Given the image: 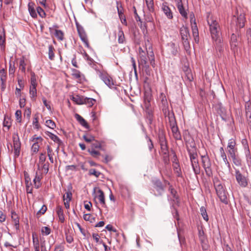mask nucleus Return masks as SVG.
<instances>
[{"instance_id":"nucleus-1","label":"nucleus","mask_w":251,"mask_h":251,"mask_svg":"<svg viewBox=\"0 0 251 251\" xmlns=\"http://www.w3.org/2000/svg\"><path fill=\"white\" fill-rule=\"evenodd\" d=\"M207 22L209 27L211 38L214 43L217 50H223V43L221 37L220 26L216 18L210 14L207 16Z\"/></svg>"},{"instance_id":"nucleus-2","label":"nucleus","mask_w":251,"mask_h":251,"mask_svg":"<svg viewBox=\"0 0 251 251\" xmlns=\"http://www.w3.org/2000/svg\"><path fill=\"white\" fill-rule=\"evenodd\" d=\"M214 184L216 193L220 201L223 203L227 204L228 203L227 193L222 184L218 179H214Z\"/></svg>"},{"instance_id":"nucleus-3","label":"nucleus","mask_w":251,"mask_h":251,"mask_svg":"<svg viewBox=\"0 0 251 251\" xmlns=\"http://www.w3.org/2000/svg\"><path fill=\"white\" fill-rule=\"evenodd\" d=\"M201 161L206 176H212L211 163L208 156L207 154L201 155Z\"/></svg>"},{"instance_id":"nucleus-4","label":"nucleus","mask_w":251,"mask_h":251,"mask_svg":"<svg viewBox=\"0 0 251 251\" xmlns=\"http://www.w3.org/2000/svg\"><path fill=\"white\" fill-rule=\"evenodd\" d=\"M12 139L14 156L15 157H18L19 156L21 152V143L20 142L19 136L17 132H15L13 133Z\"/></svg>"},{"instance_id":"nucleus-5","label":"nucleus","mask_w":251,"mask_h":251,"mask_svg":"<svg viewBox=\"0 0 251 251\" xmlns=\"http://www.w3.org/2000/svg\"><path fill=\"white\" fill-rule=\"evenodd\" d=\"M97 74L108 87L110 88L114 87L115 84L112 78L106 73L97 70Z\"/></svg>"},{"instance_id":"nucleus-6","label":"nucleus","mask_w":251,"mask_h":251,"mask_svg":"<svg viewBox=\"0 0 251 251\" xmlns=\"http://www.w3.org/2000/svg\"><path fill=\"white\" fill-rule=\"evenodd\" d=\"M246 21L245 16L244 14H241L237 17L234 16L231 20V24L235 25L238 28H242L245 25Z\"/></svg>"},{"instance_id":"nucleus-7","label":"nucleus","mask_w":251,"mask_h":251,"mask_svg":"<svg viewBox=\"0 0 251 251\" xmlns=\"http://www.w3.org/2000/svg\"><path fill=\"white\" fill-rule=\"evenodd\" d=\"M235 177L240 186L245 187L248 185L247 178L241 173L239 170H235Z\"/></svg>"},{"instance_id":"nucleus-8","label":"nucleus","mask_w":251,"mask_h":251,"mask_svg":"<svg viewBox=\"0 0 251 251\" xmlns=\"http://www.w3.org/2000/svg\"><path fill=\"white\" fill-rule=\"evenodd\" d=\"M230 48L231 50L235 53L237 52L239 42L237 35L233 33L230 37Z\"/></svg>"},{"instance_id":"nucleus-9","label":"nucleus","mask_w":251,"mask_h":251,"mask_svg":"<svg viewBox=\"0 0 251 251\" xmlns=\"http://www.w3.org/2000/svg\"><path fill=\"white\" fill-rule=\"evenodd\" d=\"M76 27L77 32L78 33L79 36L82 40V41L86 45V46L88 47L89 43L87 39V37L85 32L83 29V28L81 26L78 25V24L76 23Z\"/></svg>"},{"instance_id":"nucleus-10","label":"nucleus","mask_w":251,"mask_h":251,"mask_svg":"<svg viewBox=\"0 0 251 251\" xmlns=\"http://www.w3.org/2000/svg\"><path fill=\"white\" fill-rule=\"evenodd\" d=\"M161 8L168 19L171 20L173 18V13L166 2L162 4Z\"/></svg>"},{"instance_id":"nucleus-11","label":"nucleus","mask_w":251,"mask_h":251,"mask_svg":"<svg viewBox=\"0 0 251 251\" xmlns=\"http://www.w3.org/2000/svg\"><path fill=\"white\" fill-rule=\"evenodd\" d=\"M154 188L157 192L155 196H161L164 192V188L162 182L159 180H155L153 181Z\"/></svg>"},{"instance_id":"nucleus-12","label":"nucleus","mask_w":251,"mask_h":251,"mask_svg":"<svg viewBox=\"0 0 251 251\" xmlns=\"http://www.w3.org/2000/svg\"><path fill=\"white\" fill-rule=\"evenodd\" d=\"M180 33L181 39L184 41V44H187L188 38L189 36L188 28L186 26H183L180 28Z\"/></svg>"},{"instance_id":"nucleus-13","label":"nucleus","mask_w":251,"mask_h":251,"mask_svg":"<svg viewBox=\"0 0 251 251\" xmlns=\"http://www.w3.org/2000/svg\"><path fill=\"white\" fill-rule=\"evenodd\" d=\"M191 23L192 24V29L193 35L194 36L195 42H199V32L198 29L195 22V20L193 19L192 17L191 19Z\"/></svg>"},{"instance_id":"nucleus-14","label":"nucleus","mask_w":251,"mask_h":251,"mask_svg":"<svg viewBox=\"0 0 251 251\" xmlns=\"http://www.w3.org/2000/svg\"><path fill=\"white\" fill-rule=\"evenodd\" d=\"M178 47L174 43L171 42L168 44V51L173 56H176L178 53Z\"/></svg>"},{"instance_id":"nucleus-15","label":"nucleus","mask_w":251,"mask_h":251,"mask_svg":"<svg viewBox=\"0 0 251 251\" xmlns=\"http://www.w3.org/2000/svg\"><path fill=\"white\" fill-rule=\"evenodd\" d=\"M160 144L162 153L168 157L169 151L166 140L163 138L160 139Z\"/></svg>"},{"instance_id":"nucleus-16","label":"nucleus","mask_w":251,"mask_h":251,"mask_svg":"<svg viewBox=\"0 0 251 251\" xmlns=\"http://www.w3.org/2000/svg\"><path fill=\"white\" fill-rule=\"evenodd\" d=\"M28 62V59L24 56H23L19 59V70L23 73H25L26 66Z\"/></svg>"},{"instance_id":"nucleus-17","label":"nucleus","mask_w":251,"mask_h":251,"mask_svg":"<svg viewBox=\"0 0 251 251\" xmlns=\"http://www.w3.org/2000/svg\"><path fill=\"white\" fill-rule=\"evenodd\" d=\"M36 7L35 4L32 2H29L28 4V11L30 16L33 18H36L37 16Z\"/></svg>"},{"instance_id":"nucleus-18","label":"nucleus","mask_w":251,"mask_h":251,"mask_svg":"<svg viewBox=\"0 0 251 251\" xmlns=\"http://www.w3.org/2000/svg\"><path fill=\"white\" fill-rule=\"evenodd\" d=\"M177 7L180 15L184 18L187 17V13L182 4L181 0H177Z\"/></svg>"},{"instance_id":"nucleus-19","label":"nucleus","mask_w":251,"mask_h":251,"mask_svg":"<svg viewBox=\"0 0 251 251\" xmlns=\"http://www.w3.org/2000/svg\"><path fill=\"white\" fill-rule=\"evenodd\" d=\"M187 151L189 154L191 162L198 160L197 158V153L195 148H192L191 149L188 148Z\"/></svg>"},{"instance_id":"nucleus-20","label":"nucleus","mask_w":251,"mask_h":251,"mask_svg":"<svg viewBox=\"0 0 251 251\" xmlns=\"http://www.w3.org/2000/svg\"><path fill=\"white\" fill-rule=\"evenodd\" d=\"M191 166L192 167L194 173L196 175L200 174V166L199 165L198 160L191 162Z\"/></svg>"},{"instance_id":"nucleus-21","label":"nucleus","mask_w":251,"mask_h":251,"mask_svg":"<svg viewBox=\"0 0 251 251\" xmlns=\"http://www.w3.org/2000/svg\"><path fill=\"white\" fill-rule=\"evenodd\" d=\"M172 129L174 137L176 140H181V136L180 132L178 131V127L177 125L170 126Z\"/></svg>"},{"instance_id":"nucleus-22","label":"nucleus","mask_w":251,"mask_h":251,"mask_svg":"<svg viewBox=\"0 0 251 251\" xmlns=\"http://www.w3.org/2000/svg\"><path fill=\"white\" fill-rule=\"evenodd\" d=\"M5 33L3 27H0V46L1 48L4 49L5 47Z\"/></svg>"},{"instance_id":"nucleus-23","label":"nucleus","mask_w":251,"mask_h":251,"mask_svg":"<svg viewBox=\"0 0 251 251\" xmlns=\"http://www.w3.org/2000/svg\"><path fill=\"white\" fill-rule=\"evenodd\" d=\"M56 211L59 220L62 223L65 221L64 215L62 208L58 205L57 206Z\"/></svg>"},{"instance_id":"nucleus-24","label":"nucleus","mask_w":251,"mask_h":251,"mask_svg":"<svg viewBox=\"0 0 251 251\" xmlns=\"http://www.w3.org/2000/svg\"><path fill=\"white\" fill-rule=\"evenodd\" d=\"M139 54L140 59V63L142 65H145L147 63V58L146 56V52L143 50V49L140 47L139 48Z\"/></svg>"},{"instance_id":"nucleus-25","label":"nucleus","mask_w":251,"mask_h":251,"mask_svg":"<svg viewBox=\"0 0 251 251\" xmlns=\"http://www.w3.org/2000/svg\"><path fill=\"white\" fill-rule=\"evenodd\" d=\"M42 178V174L39 172L38 173L37 171L36 172L35 176L33 179V182L36 188H38L41 184L40 180Z\"/></svg>"},{"instance_id":"nucleus-26","label":"nucleus","mask_w":251,"mask_h":251,"mask_svg":"<svg viewBox=\"0 0 251 251\" xmlns=\"http://www.w3.org/2000/svg\"><path fill=\"white\" fill-rule=\"evenodd\" d=\"M98 193H99V195L97 196V198L99 200V201L100 203V204H102V206L103 207H105L106 204L105 202L104 193L100 189L98 190Z\"/></svg>"},{"instance_id":"nucleus-27","label":"nucleus","mask_w":251,"mask_h":251,"mask_svg":"<svg viewBox=\"0 0 251 251\" xmlns=\"http://www.w3.org/2000/svg\"><path fill=\"white\" fill-rule=\"evenodd\" d=\"M75 118L80 124L86 128H89V126L85 119L78 114L75 115Z\"/></svg>"},{"instance_id":"nucleus-28","label":"nucleus","mask_w":251,"mask_h":251,"mask_svg":"<svg viewBox=\"0 0 251 251\" xmlns=\"http://www.w3.org/2000/svg\"><path fill=\"white\" fill-rule=\"evenodd\" d=\"M119 31L118 33V43L119 44H123L125 42V38L124 32L121 27H119Z\"/></svg>"},{"instance_id":"nucleus-29","label":"nucleus","mask_w":251,"mask_h":251,"mask_svg":"<svg viewBox=\"0 0 251 251\" xmlns=\"http://www.w3.org/2000/svg\"><path fill=\"white\" fill-rule=\"evenodd\" d=\"M84 97L79 95L72 96L71 100L77 104H83Z\"/></svg>"},{"instance_id":"nucleus-30","label":"nucleus","mask_w":251,"mask_h":251,"mask_svg":"<svg viewBox=\"0 0 251 251\" xmlns=\"http://www.w3.org/2000/svg\"><path fill=\"white\" fill-rule=\"evenodd\" d=\"M236 143L235 139L232 138L228 141L227 150L237 149L236 147Z\"/></svg>"},{"instance_id":"nucleus-31","label":"nucleus","mask_w":251,"mask_h":251,"mask_svg":"<svg viewBox=\"0 0 251 251\" xmlns=\"http://www.w3.org/2000/svg\"><path fill=\"white\" fill-rule=\"evenodd\" d=\"M83 100V104H87L89 107L92 106L94 104L95 102H96V100L93 98H87V97H84V99Z\"/></svg>"},{"instance_id":"nucleus-32","label":"nucleus","mask_w":251,"mask_h":251,"mask_svg":"<svg viewBox=\"0 0 251 251\" xmlns=\"http://www.w3.org/2000/svg\"><path fill=\"white\" fill-rule=\"evenodd\" d=\"M47 134L51 140L58 143L59 145H60L62 143L61 140L56 135L50 132H47Z\"/></svg>"},{"instance_id":"nucleus-33","label":"nucleus","mask_w":251,"mask_h":251,"mask_svg":"<svg viewBox=\"0 0 251 251\" xmlns=\"http://www.w3.org/2000/svg\"><path fill=\"white\" fill-rule=\"evenodd\" d=\"M245 154L246 156V160L247 164L249 166H250L251 164V153L249 150V147H245Z\"/></svg>"},{"instance_id":"nucleus-34","label":"nucleus","mask_w":251,"mask_h":251,"mask_svg":"<svg viewBox=\"0 0 251 251\" xmlns=\"http://www.w3.org/2000/svg\"><path fill=\"white\" fill-rule=\"evenodd\" d=\"M54 35L59 41H62L64 39V33L61 30L55 29Z\"/></svg>"},{"instance_id":"nucleus-35","label":"nucleus","mask_w":251,"mask_h":251,"mask_svg":"<svg viewBox=\"0 0 251 251\" xmlns=\"http://www.w3.org/2000/svg\"><path fill=\"white\" fill-rule=\"evenodd\" d=\"M200 212L201 214V215L203 219L206 222L208 221V216L207 214V212L204 206H201L200 208Z\"/></svg>"},{"instance_id":"nucleus-36","label":"nucleus","mask_w":251,"mask_h":251,"mask_svg":"<svg viewBox=\"0 0 251 251\" xmlns=\"http://www.w3.org/2000/svg\"><path fill=\"white\" fill-rule=\"evenodd\" d=\"M173 169L175 172L177 174L178 176H180L181 174V169L179 165L177 162H174Z\"/></svg>"},{"instance_id":"nucleus-37","label":"nucleus","mask_w":251,"mask_h":251,"mask_svg":"<svg viewBox=\"0 0 251 251\" xmlns=\"http://www.w3.org/2000/svg\"><path fill=\"white\" fill-rule=\"evenodd\" d=\"M168 119L170 126L176 125L174 114L173 113H168Z\"/></svg>"},{"instance_id":"nucleus-38","label":"nucleus","mask_w":251,"mask_h":251,"mask_svg":"<svg viewBox=\"0 0 251 251\" xmlns=\"http://www.w3.org/2000/svg\"><path fill=\"white\" fill-rule=\"evenodd\" d=\"M32 238L33 247L40 246L39 239L36 233H32Z\"/></svg>"},{"instance_id":"nucleus-39","label":"nucleus","mask_w":251,"mask_h":251,"mask_svg":"<svg viewBox=\"0 0 251 251\" xmlns=\"http://www.w3.org/2000/svg\"><path fill=\"white\" fill-rule=\"evenodd\" d=\"M29 94L32 99H35L37 95L36 86H30Z\"/></svg>"},{"instance_id":"nucleus-40","label":"nucleus","mask_w":251,"mask_h":251,"mask_svg":"<svg viewBox=\"0 0 251 251\" xmlns=\"http://www.w3.org/2000/svg\"><path fill=\"white\" fill-rule=\"evenodd\" d=\"M148 9L150 12L154 10V4L153 0H145Z\"/></svg>"},{"instance_id":"nucleus-41","label":"nucleus","mask_w":251,"mask_h":251,"mask_svg":"<svg viewBox=\"0 0 251 251\" xmlns=\"http://www.w3.org/2000/svg\"><path fill=\"white\" fill-rule=\"evenodd\" d=\"M54 49L52 45H50L49 46L48 55H49V58L50 60H54Z\"/></svg>"},{"instance_id":"nucleus-42","label":"nucleus","mask_w":251,"mask_h":251,"mask_svg":"<svg viewBox=\"0 0 251 251\" xmlns=\"http://www.w3.org/2000/svg\"><path fill=\"white\" fill-rule=\"evenodd\" d=\"M232 159V160L233 161V163L234 164L237 166H241V159L240 158V157L238 156V155H237L235 156H233L231 158Z\"/></svg>"},{"instance_id":"nucleus-43","label":"nucleus","mask_w":251,"mask_h":251,"mask_svg":"<svg viewBox=\"0 0 251 251\" xmlns=\"http://www.w3.org/2000/svg\"><path fill=\"white\" fill-rule=\"evenodd\" d=\"M246 36L249 49L250 50L251 49V29L250 28L247 30Z\"/></svg>"},{"instance_id":"nucleus-44","label":"nucleus","mask_w":251,"mask_h":251,"mask_svg":"<svg viewBox=\"0 0 251 251\" xmlns=\"http://www.w3.org/2000/svg\"><path fill=\"white\" fill-rule=\"evenodd\" d=\"M63 201H71L72 199V193L71 191H68L63 195Z\"/></svg>"},{"instance_id":"nucleus-45","label":"nucleus","mask_w":251,"mask_h":251,"mask_svg":"<svg viewBox=\"0 0 251 251\" xmlns=\"http://www.w3.org/2000/svg\"><path fill=\"white\" fill-rule=\"evenodd\" d=\"M43 140V138L41 136H37L36 135H34L31 137L30 141L33 142V143L36 142L39 144V143L42 142Z\"/></svg>"},{"instance_id":"nucleus-46","label":"nucleus","mask_w":251,"mask_h":251,"mask_svg":"<svg viewBox=\"0 0 251 251\" xmlns=\"http://www.w3.org/2000/svg\"><path fill=\"white\" fill-rule=\"evenodd\" d=\"M45 125L47 126L52 129H54L56 127L55 123L51 120H47Z\"/></svg>"},{"instance_id":"nucleus-47","label":"nucleus","mask_w":251,"mask_h":251,"mask_svg":"<svg viewBox=\"0 0 251 251\" xmlns=\"http://www.w3.org/2000/svg\"><path fill=\"white\" fill-rule=\"evenodd\" d=\"M3 126L5 128L3 129L4 131L6 130H8L10 127L11 126V123L9 122V120L4 118L3 122Z\"/></svg>"},{"instance_id":"nucleus-48","label":"nucleus","mask_w":251,"mask_h":251,"mask_svg":"<svg viewBox=\"0 0 251 251\" xmlns=\"http://www.w3.org/2000/svg\"><path fill=\"white\" fill-rule=\"evenodd\" d=\"M32 124L35 129H39L40 128V126L38 122V118L36 115L34 116L33 118Z\"/></svg>"},{"instance_id":"nucleus-49","label":"nucleus","mask_w":251,"mask_h":251,"mask_svg":"<svg viewBox=\"0 0 251 251\" xmlns=\"http://www.w3.org/2000/svg\"><path fill=\"white\" fill-rule=\"evenodd\" d=\"M41 231L43 235H48L50 233L51 229L48 226H43L42 227Z\"/></svg>"},{"instance_id":"nucleus-50","label":"nucleus","mask_w":251,"mask_h":251,"mask_svg":"<svg viewBox=\"0 0 251 251\" xmlns=\"http://www.w3.org/2000/svg\"><path fill=\"white\" fill-rule=\"evenodd\" d=\"M36 12L41 18H45L46 17V13L44 10L40 7L38 6L36 7Z\"/></svg>"},{"instance_id":"nucleus-51","label":"nucleus","mask_w":251,"mask_h":251,"mask_svg":"<svg viewBox=\"0 0 251 251\" xmlns=\"http://www.w3.org/2000/svg\"><path fill=\"white\" fill-rule=\"evenodd\" d=\"M40 146L38 143H33V145L31 147V151L33 153H37L39 150Z\"/></svg>"},{"instance_id":"nucleus-52","label":"nucleus","mask_w":251,"mask_h":251,"mask_svg":"<svg viewBox=\"0 0 251 251\" xmlns=\"http://www.w3.org/2000/svg\"><path fill=\"white\" fill-rule=\"evenodd\" d=\"M84 140L88 143H90L95 140V137L91 135H83Z\"/></svg>"},{"instance_id":"nucleus-53","label":"nucleus","mask_w":251,"mask_h":251,"mask_svg":"<svg viewBox=\"0 0 251 251\" xmlns=\"http://www.w3.org/2000/svg\"><path fill=\"white\" fill-rule=\"evenodd\" d=\"M15 117L17 122L20 123L22 121V111L20 110H17L15 112Z\"/></svg>"},{"instance_id":"nucleus-54","label":"nucleus","mask_w":251,"mask_h":251,"mask_svg":"<svg viewBox=\"0 0 251 251\" xmlns=\"http://www.w3.org/2000/svg\"><path fill=\"white\" fill-rule=\"evenodd\" d=\"M72 75L73 76L75 77V78H79L81 76V75L80 72L75 69H72Z\"/></svg>"},{"instance_id":"nucleus-55","label":"nucleus","mask_w":251,"mask_h":251,"mask_svg":"<svg viewBox=\"0 0 251 251\" xmlns=\"http://www.w3.org/2000/svg\"><path fill=\"white\" fill-rule=\"evenodd\" d=\"M227 152L229 156L231 158L238 155L237 149L227 150Z\"/></svg>"},{"instance_id":"nucleus-56","label":"nucleus","mask_w":251,"mask_h":251,"mask_svg":"<svg viewBox=\"0 0 251 251\" xmlns=\"http://www.w3.org/2000/svg\"><path fill=\"white\" fill-rule=\"evenodd\" d=\"M30 86H36V78L34 73L32 72L31 73V78H30Z\"/></svg>"},{"instance_id":"nucleus-57","label":"nucleus","mask_w":251,"mask_h":251,"mask_svg":"<svg viewBox=\"0 0 251 251\" xmlns=\"http://www.w3.org/2000/svg\"><path fill=\"white\" fill-rule=\"evenodd\" d=\"M46 160V153H41L39 156V164H43Z\"/></svg>"},{"instance_id":"nucleus-58","label":"nucleus","mask_w":251,"mask_h":251,"mask_svg":"<svg viewBox=\"0 0 251 251\" xmlns=\"http://www.w3.org/2000/svg\"><path fill=\"white\" fill-rule=\"evenodd\" d=\"M149 59L150 60L151 65L152 66V67L154 68L155 67V63L154 58V54L152 51L150 52Z\"/></svg>"},{"instance_id":"nucleus-59","label":"nucleus","mask_w":251,"mask_h":251,"mask_svg":"<svg viewBox=\"0 0 251 251\" xmlns=\"http://www.w3.org/2000/svg\"><path fill=\"white\" fill-rule=\"evenodd\" d=\"M169 191L171 194L174 199H177V196L176 195V191L173 188L172 186H170L169 188ZM175 200H174V201Z\"/></svg>"},{"instance_id":"nucleus-60","label":"nucleus","mask_w":251,"mask_h":251,"mask_svg":"<svg viewBox=\"0 0 251 251\" xmlns=\"http://www.w3.org/2000/svg\"><path fill=\"white\" fill-rule=\"evenodd\" d=\"M47 210V206L43 205L41 209L37 212V215L40 216L42 214H44Z\"/></svg>"},{"instance_id":"nucleus-61","label":"nucleus","mask_w":251,"mask_h":251,"mask_svg":"<svg viewBox=\"0 0 251 251\" xmlns=\"http://www.w3.org/2000/svg\"><path fill=\"white\" fill-rule=\"evenodd\" d=\"M89 174L90 175H94L97 177H98L100 175V173L97 171L95 169H92L89 170Z\"/></svg>"},{"instance_id":"nucleus-62","label":"nucleus","mask_w":251,"mask_h":251,"mask_svg":"<svg viewBox=\"0 0 251 251\" xmlns=\"http://www.w3.org/2000/svg\"><path fill=\"white\" fill-rule=\"evenodd\" d=\"M12 218L13 219L15 229L16 230H18L19 229V220L17 217L14 218L12 216Z\"/></svg>"},{"instance_id":"nucleus-63","label":"nucleus","mask_w":251,"mask_h":251,"mask_svg":"<svg viewBox=\"0 0 251 251\" xmlns=\"http://www.w3.org/2000/svg\"><path fill=\"white\" fill-rule=\"evenodd\" d=\"M64 244L62 243L55 246L54 251H64Z\"/></svg>"},{"instance_id":"nucleus-64","label":"nucleus","mask_w":251,"mask_h":251,"mask_svg":"<svg viewBox=\"0 0 251 251\" xmlns=\"http://www.w3.org/2000/svg\"><path fill=\"white\" fill-rule=\"evenodd\" d=\"M246 113L247 116L251 119V106L250 105L246 106Z\"/></svg>"}]
</instances>
